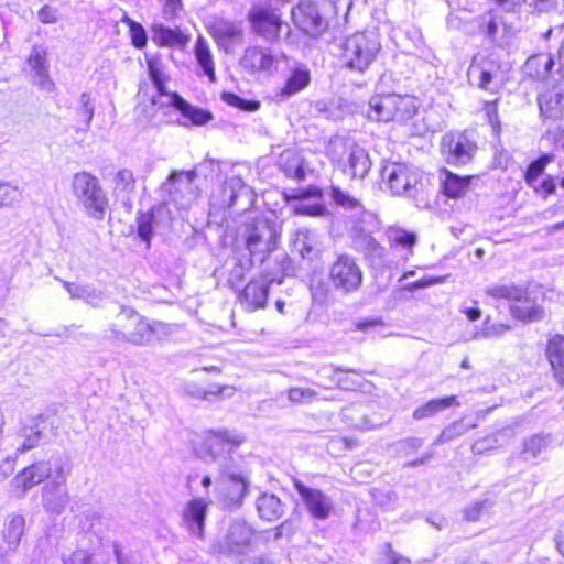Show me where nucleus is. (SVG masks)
Wrapping results in <instances>:
<instances>
[{
  "label": "nucleus",
  "mask_w": 564,
  "mask_h": 564,
  "mask_svg": "<svg viewBox=\"0 0 564 564\" xmlns=\"http://www.w3.org/2000/svg\"><path fill=\"white\" fill-rule=\"evenodd\" d=\"M148 70L149 76L158 90V95L152 96L150 100L149 109H144L149 119H152L156 116L159 107L165 106L173 107L182 115L184 121H180V123L185 127H188L189 124L205 126L213 119L212 112L195 107L176 93H169L165 89V78L162 72L161 63L158 59H148Z\"/></svg>",
  "instance_id": "1"
},
{
  "label": "nucleus",
  "mask_w": 564,
  "mask_h": 564,
  "mask_svg": "<svg viewBox=\"0 0 564 564\" xmlns=\"http://www.w3.org/2000/svg\"><path fill=\"white\" fill-rule=\"evenodd\" d=\"M239 236L249 252V259L238 260L230 273V281L234 278L241 279L256 261L262 263L276 247L278 234L274 224L263 217L246 221L239 229Z\"/></svg>",
  "instance_id": "2"
},
{
  "label": "nucleus",
  "mask_w": 564,
  "mask_h": 564,
  "mask_svg": "<svg viewBox=\"0 0 564 564\" xmlns=\"http://www.w3.org/2000/svg\"><path fill=\"white\" fill-rule=\"evenodd\" d=\"M486 294L494 299H503L511 302L510 313L513 318L523 323L542 321L545 312L524 288L513 283L492 285L486 289Z\"/></svg>",
  "instance_id": "3"
},
{
  "label": "nucleus",
  "mask_w": 564,
  "mask_h": 564,
  "mask_svg": "<svg viewBox=\"0 0 564 564\" xmlns=\"http://www.w3.org/2000/svg\"><path fill=\"white\" fill-rule=\"evenodd\" d=\"M380 48L381 44L377 34L358 32L346 39L341 57L346 67L362 73L375 61Z\"/></svg>",
  "instance_id": "4"
},
{
  "label": "nucleus",
  "mask_w": 564,
  "mask_h": 564,
  "mask_svg": "<svg viewBox=\"0 0 564 564\" xmlns=\"http://www.w3.org/2000/svg\"><path fill=\"white\" fill-rule=\"evenodd\" d=\"M72 192L88 216L97 220L104 218L108 198L96 176L88 172L75 173L72 180Z\"/></svg>",
  "instance_id": "5"
},
{
  "label": "nucleus",
  "mask_w": 564,
  "mask_h": 564,
  "mask_svg": "<svg viewBox=\"0 0 564 564\" xmlns=\"http://www.w3.org/2000/svg\"><path fill=\"white\" fill-rule=\"evenodd\" d=\"M247 20L251 32L269 43H278L282 34L289 37L291 33L290 25L270 6H253L247 14Z\"/></svg>",
  "instance_id": "6"
},
{
  "label": "nucleus",
  "mask_w": 564,
  "mask_h": 564,
  "mask_svg": "<svg viewBox=\"0 0 564 564\" xmlns=\"http://www.w3.org/2000/svg\"><path fill=\"white\" fill-rule=\"evenodd\" d=\"M56 466L63 469L72 468L67 459L63 457H51L47 460H39L23 468L11 482L19 497H23L31 488L52 477L56 479Z\"/></svg>",
  "instance_id": "7"
},
{
  "label": "nucleus",
  "mask_w": 564,
  "mask_h": 564,
  "mask_svg": "<svg viewBox=\"0 0 564 564\" xmlns=\"http://www.w3.org/2000/svg\"><path fill=\"white\" fill-rule=\"evenodd\" d=\"M328 279L340 293L349 294L358 291L362 284V270L356 259L347 253L337 256L329 267Z\"/></svg>",
  "instance_id": "8"
},
{
  "label": "nucleus",
  "mask_w": 564,
  "mask_h": 564,
  "mask_svg": "<svg viewBox=\"0 0 564 564\" xmlns=\"http://www.w3.org/2000/svg\"><path fill=\"white\" fill-rule=\"evenodd\" d=\"M250 476L238 468L225 467L221 470L217 490L224 506H240L249 491Z\"/></svg>",
  "instance_id": "9"
},
{
  "label": "nucleus",
  "mask_w": 564,
  "mask_h": 564,
  "mask_svg": "<svg viewBox=\"0 0 564 564\" xmlns=\"http://www.w3.org/2000/svg\"><path fill=\"white\" fill-rule=\"evenodd\" d=\"M195 171L173 172L163 185L169 193L171 202L178 209H188L198 197V189L194 184Z\"/></svg>",
  "instance_id": "10"
},
{
  "label": "nucleus",
  "mask_w": 564,
  "mask_h": 564,
  "mask_svg": "<svg viewBox=\"0 0 564 564\" xmlns=\"http://www.w3.org/2000/svg\"><path fill=\"white\" fill-rule=\"evenodd\" d=\"M381 175L393 195H412L420 180L416 167L399 162L386 164Z\"/></svg>",
  "instance_id": "11"
},
{
  "label": "nucleus",
  "mask_w": 564,
  "mask_h": 564,
  "mask_svg": "<svg viewBox=\"0 0 564 564\" xmlns=\"http://www.w3.org/2000/svg\"><path fill=\"white\" fill-rule=\"evenodd\" d=\"M253 535V529L246 521L236 520L230 524L226 535L213 544L212 550L224 555H243L250 550Z\"/></svg>",
  "instance_id": "12"
},
{
  "label": "nucleus",
  "mask_w": 564,
  "mask_h": 564,
  "mask_svg": "<svg viewBox=\"0 0 564 564\" xmlns=\"http://www.w3.org/2000/svg\"><path fill=\"white\" fill-rule=\"evenodd\" d=\"M56 479L42 488V505L44 510L51 514H62L70 502L66 479L72 468L63 469L62 466H56Z\"/></svg>",
  "instance_id": "13"
},
{
  "label": "nucleus",
  "mask_w": 564,
  "mask_h": 564,
  "mask_svg": "<svg viewBox=\"0 0 564 564\" xmlns=\"http://www.w3.org/2000/svg\"><path fill=\"white\" fill-rule=\"evenodd\" d=\"M209 33L218 47L227 54H232L243 42V29L239 22L217 20L210 25Z\"/></svg>",
  "instance_id": "14"
},
{
  "label": "nucleus",
  "mask_w": 564,
  "mask_h": 564,
  "mask_svg": "<svg viewBox=\"0 0 564 564\" xmlns=\"http://www.w3.org/2000/svg\"><path fill=\"white\" fill-rule=\"evenodd\" d=\"M294 487L313 518L325 520L329 517L333 502L327 495L319 489L307 487L299 480L294 482Z\"/></svg>",
  "instance_id": "15"
},
{
  "label": "nucleus",
  "mask_w": 564,
  "mask_h": 564,
  "mask_svg": "<svg viewBox=\"0 0 564 564\" xmlns=\"http://www.w3.org/2000/svg\"><path fill=\"white\" fill-rule=\"evenodd\" d=\"M443 147L447 162L454 165L469 163L477 149L476 144L465 133L446 135Z\"/></svg>",
  "instance_id": "16"
},
{
  "label": "nucleus",
  "mask_w": 564,
  "mask_h": 564,
  "mask_svg": "<svg viewBox=\"0 0 564 564\" xmlns=\"http://www.w3.org/2000/svg\"><path fill=\"white\" fill-rule=\"evenodd\" d=\"M25 519L20 513H11L7 516L3 522V529L0 541V561L2 562L8 555L13 554L24 534Z\"/></svg>",
  "instance_id": "17"
},
{
  "label": "nucleus",
  "mask_w": 564,
  "mask_h": 564,
  "mask_svg": "<svg viewBox=\"0 0 564 564\" xmlns=\"http://www.w3.org/2000/svg\"><path fill=\"white\" fill-rule=\"evenodd\" d=\"M252 193L241 177L232 176L226 180L218 195L213 197L214 206L219 208H232L239 199L245 198L247 205L251 203Z\"/></svg>",
  "instance_id": "18"
},
{
  "label": "nucleus",
  "mask_w": 564,
  "mask_h": 564,
  "mask_svg": "<svg viewBox=\"0 0 564 564\" xmlns=\"http://www.w3.org/2000/svg\"><path fill=\"white\" fill-rule=\"evenodd\" d=\"M28 64L34 73V84L43 91H54L55 84L48 73L47 48L41 44L33 45Z\"/></svg>",
  "instance_id": "19"
},
{
  "label": "nucleus",
  "mask_w": 564,
  "mask_h": 564,
  "mask_svg": "<svg viewBox=\"0 0 564 564\" xmlns=\"http://www.w3.org/2000/svg\"><path fill=\"white\" fill-rule=\"evenodd\" d=\"M273 279L268 275H260L251 280L239 295L241 305L248 312H254L267 304L269 288Z\"/></svg>",
  "instance_id": "20"
},
{
  "label": "nucleus",
  "mask_w": 564,
  "mask_h": 564,
  "mask_svg": "<svg viewBox=\"0 0 564 564\" xmlns=\"http://www.w3.org/2000/svg\"><path fill=\"white\" fill-rule=\"evenodd\" d=\"M292 20L301 31L310 35L319 34L324 29V21L316 6L311 1L300 2L293 8Z\"/></svg>",
  "instance_id": "21"
},
{
  "label": "nucleus",
  "mask_w": 564,
  "mask_h": 564,
  "mask_svg": "<svg viewBox=\"0 0 564 564\" xmlns=\"http://www.w3.org/2000/svg\"><path fill=\"white\" fill-rule=\"evenodd\" d=\"M209 502L204 498H193L185 506L182 513V523L187 531L199 539H204V527Z\"/></svg>",
  "instance_id": "22"
},
{
  "label": "nucleus",
  "mask_w": 564,
  "mask_h": 564,
  "mask_svg": "<svg viewBox=\"0 0 564 564\" xmlns=\"http://www.w3.org/2000/svg\"><path fill=\"white\" fill-rule=\"evenodd\" d=\"M243 438L227 430L210 431L206 437V446L214 459L230 456L234 448L238 447Z\"/></svg>",
  "instance_id": "23"
},
{
  "label": "nucleus",
  "mask_w": 564,
  "mask_h": 564,
  "mask_svg": "<svg viewBox=\"0 0 564 564\" xmlns=\"http://www.w3.org/2000/svg\"><path fill=\"white\" fill-rule=\"evenodd\" d=\"M498 70L499 66L494 61L475 56L468 69V78L479 88L494 91L497 88L494 78Z\"/></svg>",
  "instance_id": "24"
},
{
  "label": "nucleus",
  "mask_w": 564,
  "mask_h": 564,
  "mask_svg": "<svg viewBox=\"0 0 564 564\" xmlns=\"http://www.w3.org/2000/svg\"><path fill=\"white\" fill-rule=\"evenodd\" d=\"M239 63L242 68L250 72H272L278 61L269 48L250 46L245 50Z\"/></svg>",
  "instance_id": "25"
},
{
  "label": "nucleus",
  "mask_w": 564,
  "mask_h": 564,
  "mask_svg": "<svg viewBox=\"0 0 564 564\" xmlns=\"http://www.w3.org/2000/svg\"><path fill=\"white\" fill-rule=\"evenodd\" d=\"M64 289L73 300H82L93 307H100L105 293L89 283L62 281Z\"/></svg>",
  "instance_id": "26"
},
{
  "label": "nucleus",
  "mask_w": 564,
  "mask_h": 564,
  "mask_svg": "<svg viewBox=\"0 0 564 564\" xmlns=\"http://www.w3.org/2000/svg\"><path fill=\"white\" fill-rule=\"evenodd\" d=\"M393 94L376 95L370 98L365 111L368 119L378 122L393 121Z\"/></svg>",
  "instance_id": "27"
},
{
  "label": "nucleus",
  "mask_w": 564,
  "mask_h": 564,
  "mask_svg": "<svg viewBox=\"0 0 564 564\" xmlns=\"http://www.w3.org/2000/svg\"><path fill=\"white\" fill-rule=\"evenodd\" d=\"M131 328L129 334H120L123 343H129L135 346L149 345L155 334L154 325L148 323L139 313L138 319L131 321Z\"/></svg>",
  "instance_id": "28"
},
{
  "label": "nucleus",
  "mask_w": 564,
  "mask_h": 564,
  "mask_svg": "<svg viewBox=\"0 0 564 564\" xmlns=\"http://www.w3.org/2000/svg\"><path fill=\"white\" fill-rule=\"evenodd\" d=\"M546 357L560 384H564V336L555 335L549 339Z\"/></svg>",
  "instance_id": "29"
},
{
  "label": "nucleus",
  "mask_w": 564,
  "mask_h": 564,
  "mask_svg": "<svg viewBox=\"0 0 564 564\" xmlns=\"http://www.w3.org/2000/svg\"><path fill=\"white\" fill-rule=\"evenodd\" d=\"M256 506L260 518L269 522L279 520L285 511V506L280 498L269 492L261 494Z\"/></svg>",
  "instance_id": "30"
},
{
  "label": "nucleus",
  "mask_w": 564,
  "mask_h": 564,
  "mask_svg": "<svg viewBox=\"0 0 564 564\" xmlns=\"http://www.w3.org/2000/svg\"><path fill=\"white\" fill-rule=\"evenodd\" d=\"M278 166L290 178L301 181L305 177L303 159L295 149L284 150L279 156Z\"/></svg>",
  "instance_id": "31"
},
{
  "label": "nucleus",
  "mask_w": 564,
  "mask_h": 564,
  "mask_svg": "<svg viewBox=\"0 0 564 564\" xmlns=\"http://www.w3.org/2000/svg\"><path fill=\"white\" fill-rule=\"evenodd\" d=\"M370 167L371 161L368 152L359 145L351 147L347 160V173H349L352 178L362 180L368 174Z\"/></svg>",
  "instance_id": "32"
},
{
  "label": "nucleus",
  "mask_w": 564,
  "mask_h": 564,
  "mask_svg": "<svg viewBox=\"0 0 564 564\" xmlns=\"http://www.w3.org/2000/svg\"><path fill=\"white\" fill-rule=\"evenodd\" d=\"M393 121L406 123L419 110V100L410 95L393 94Z\"/></svg>",
  "instance_id": "33"
},
{
  "label": "nucleus",
  "mask_w": 564,
  "mask_h": 564,
  "mask_svg": "<svg viewBox=\"0 0 564 564\" xmlns=\"http://www.w3.org/2000/svg\"><path fill=\"white\" fill-rule=\"evenodd\" d=\"M133 319H138V312L130 306H122L115 322L109 325V339L123 343L120 334H129Z\"/></svg>",
  "instance_id": "34"
},
{
  "label": "nucleus",
  "mask_w": 564,
  "mask_h": 564,
  "mask_svg": "<svg viewBox=\"0 0 564 564\" xmlns=\"http://www.w3.org/2000/svg\"><path fill=\"white\" fill-rule=\"evenodd\" d=\"M195 57L204 74L212 83L216 82L215 64L207 41L198 36L195 43Z\"/></svg>",
  "instance_id": "35"
},
{
  "label": "nucleus",
  "mask_w": 564,
  "mask_h": 564,
  "mask_svg": "<svg viewBox=\"0 0 564 564\" xmlns=\"http://www.w3.org/2000/svg\"><path fill=\"white\" fill-rule=\"evenodd\" d=\"M453 405H459V402L457 401V398L455 395L445 397L441 399H433L426 402L425 404L419 406L413 412V417L417 421L426 417H432L435 414Z\"/></svg>",
  "instance_id": "36"
},
{
  "label": "nucleus",
  "mask_w": 564,
  "mask_h": 564,
  "mask_svg": "<svg viewBox=\"0 0 564 564\" xmlns=\"http://www.w3.org/2000/svg\"><path fill=\"white\" fill-rule=\"evenodd\" d=\"M311 82L310 70L305 66H299L292 69L281 95L285 97L293 96L308 86Z\"/></svg>",
  "instance_id": "37"
},
{
  "label": "nucleus",
  "mask_w": 564,
  "mask_h": 564,
  "mask_svg": "<svg viewBox=\"0 0 564 564\" xmlns=\"http://www.w3.org/2000/svg\"><path fill=\"white\" fill-rule=\"evenodd\" d=\"M135 189V178L131 170L121 169L113 177V194L122 200L129 199Z\"/></svg>",
  "instance_id": "38"
},
{
  "label": "nucleus",
  "mask_w": 564,
  "mask_h": 564,
  "mask_svg": "<svg viewBox=\"0 0 564 564\" xmlns=\"http://www.w3.org/2000/svg\"><path fill=\"white\" fill-rule=\"evenodd\" d=\"M562 98L560 91H546L539 97V108L545 118L556 119L562 113Z\"/></svg>",
  "instance_id": "39"
},
{
  "label": "nucleus",
  "mask_w": 564,
  "mask_h": 564,
  "mask_svg": "<svg viewBox=\"0 0 564 564\" xmlns=\"http://www.w3.org/2000/svg\"><path fill=\"white\" fill-rule=\"evenodd\" d=\"M553 66L554 59L550 54L533 55L525 63L527 72L538 79L546 78Z\"/></svg>",
  "instance_id": "40"
},
{
  "label": "nucleus",
  "mask_w": 564,
  "mask_h": 564,
  "mask_svg": "<svg viewBox=\"0 0 564 564\" xmlns=\"http://www.w3.org/2000/svg\"><path fill=\"white\" fill-rule=\"evenodd\" d=\"M329 196L337 206H340L346 210L352 212L355 214L364 213L365 208L361 200L355 196H351L348 192L343 191L337 185H332L329 187Z\"/></svg>",
  "instance_id": "41"
},
{
  "label": "nucleus",
  "mask_w": 564,
  "mask_h": 564,
  "mask_svg": "<svg viewBox=\"0 0 564 564\" xmlns=\"http://www.w3.org/2000/svg\"><path fill=\"white\" fill-rule=\"evenodd\" d=\"M43 437V432L39 423L32 426L24 427L15 440V454L24 453L37 446Z\"/></svg>",
  "instance_id": "42"
},
{
  "label": "nucleus",
  "mask_w": 564,
  "mask_h": 564,
  "mask_svg": "<svg viewBox=\"0 0 564 564\" xmlns=\"http://www.w3.org/2000/svg\"><path fill=\"white\" fill-rule=\"evenodd\" d=\"M153 39L160 45L165 46H182L187 42V37L181 31L162 24L153 28Z\"/></svg>",
  "instance_id": "43"
},
{
  "label": "nucleus",
  "mask_w": 564,
  "mask_h": 564,
  "mask_svg": "<svg viewBox=\"0 0 564 564\" xmlns=\"http://www.w3.org/2000/svg\"><path fill=\"white\" fill-rule=\"evenodd\" d=\"M471 178V176L462 177L448 172L443 185L444 194L452 198L465 195L469 188Z\"/></svg>",
  "instance_id": "44"
},
{
  "label": "nucleus",
  "mask_w": 564,
  "mask_h": 564,
  "mask_svg": "<svg viewBox=\"0 0 564 564\" xmlns=\"http://www.w3.org/2000/svg\"><path fill=\"white\" fill-rule=\"evenodd\" d=\"M343 421L349 426L358 430H371L375 427L365 415L360 405H350L341 411Z\"/></svg>",
  "instance_id": "45"
},
{
  "label": "nucleus",
  "mask_w": 564,
  "mask_h": 564,
  "mask_svg": "<svg viewBox=\"0 0 564 564\" xmlns=\"http://www.w3.org/2000/svg\"><path fill=\"white\" fill-rule=\"evenodd\" d=\"M165 210V207H159L155 212L141 214L138 218V235L150 246L153 228L156 225V217Z\"/></svg>",
  "instance_id": "46"
},
{
  "label": "nucleus",
  "mask_w": 564,
  "mask_h": 564,
  "mask_svg": "<svg viewBox=\"0 0 564 564\" xmlns=\"http://www.w3.org/2000/svg\"><path fill=\"white\" fill-rule=\"evenodd\" d=\"M315 237L307 229H300L296 231L295 239L293 241V249L303 259H312L314 254Z\"/></svg>",
  "instance_id": "47"
},
{
  "label": "nucleus",
  "mask_w": 564,
  "mask_h": 564,
  "mask_svg": "<svg viewBox=\"0 0 564 564\" xmlns=\"http://www.w3.org/2000/svg\"><path fill=\"white\" fill-rule=\"evenodd\" d=\"M476 426L477 425L475 423L466 424L463 420L455 421L442 431V433L435 440L434 444H444L451 442L464 435L469 430L475 429Z\"/></svg>",
  "instance_id": "48"
},
{
  "label": "nucleus",
  "mask_w": 564,
  "mask_h": 564,
  "mask_svg": "<svg viewBox=\"0 0 564 564\" xmlns=\"http://www.w3.org/2000/svg\"><path fill=\"white\" fill-rule=\"evenodd\" d=\"M371 497L373 503L386 511L394 510L398 507L399 497L393 490L375 488L371 490Z\"/></svg>",
  "instance_id": "49"
},
{
  "label": "nucleus",
  "mask_w": 564,
  "mask_h": 564,
  "mask_svg": "<svg viewBox=\"0 0 564 564\" xmlns=\"http://www.w3.org/2000/svg\"><path fill=\"white\" fill-rule=\"evenodd\" d=\"M549 445V436L536 434L523 442V455L528 457H538Z\"/></svg>",
  "instance_id": "50"
},
{
  "label": "nucleus",
  "mask_w": 564,
  "mask_h": 564,
  "mask_svg": "<svg viewBox=\"0 0 564 564\" xmlns=\"http://www.w3.org/2000/svg\"><path fill=\"white\" fill-rule=\"evenodd\" d=\"M494 505L495 502L489 498L474 501L464 509V517L467 521H478Z\"/></svg>",
  "instance_id": "51"
},
{
  "label": "nucleus",
  "mask_w": 564,
  "mask_h": 564,
  "mask_svg": "<svg viewBox=\"0 0 564 564\" xmlns=\"http://www.w3.org/2000/svg\"><path fill=\"white\" fill-rule=\"evenodd\" d=\"M21 199V191L7 182H0V208L12 207Z\"/></svg>",
  "instance_id": "52"
},
{
  "label": "nucleus",
  "mask_w": 564,
  "mask_h": 564,
  "mask_svg": "<svg viewBox=\"0 0 564 564\" xmlns=\"http://www.w3.org/2000/svg\"><path fill=\"white\" fill-rule=\"evenodd\" d=\"M221 100L226 102L229 106H232L235 108L241 109L243 111L253 112L257 111L260 107L259 101L254 100H247L234 93L225 91L221 95Z\"/></svg>",
  "instance_id": "53"
},
{
  "label": "nucleus",
  "mask_w": 564,
  "mask_h": 564,
  "mask_svg": "<svg viewBox=\"0 0 564 564\" xmlns=\"http://www.w3.org/2000/svg\"><path fill=\"white\" fill-rule=\"evenodd\" d=\"M391 245L411 249L416 243V235L400 228H392L388 232Z\"/></svg>",
  "instance_id": "54"
},
{
  "label": "nucleus",
  "mask_w": 564,
  "mask_h": 564,
  "mask_svg": "<svg viewBox=\"0 0 564 564\" xmlns=\"http://www.w3.org/2000/svg\"><path fill=\"white\" fill-rule=\"evenodd\" d=\"M122 22L129 26L132 44L137 48H143L148 42V36L144 28L140 23L133 21L127 15L122 19Z\"/></svg>",
  "instance_id": "55"
},
{
  "label": "nucleus",
  "mask_w": 564,
  "mask_h": 564,
  "mask_svg": "<svg viewBox=\"0 0 564 564\" xmlns=\"http://www.w3.org/2000/svg\"><path fill=\"white\" fill-rule=\"evenodd\" d=\"M290 402L294 404L308 403L317 395V392L311 388L293 387L286 391Z\"/></svg>",
  "instance_id": "56"
},
{
  "label": "nucleus",
  "mask_w": 564,
  "mask_h": 564,
  "mask_svg": "<svg viewBox=\"0 0 564 564\" xmlns=\"http://www.w3.org/2000/svg\"><path fill=\"white\" fill-rule=\"evenodd\" d=\"M364 241V253L370 261H381L384 257V248L380 246L375 238L371 236H365Z\"/></svg>",
  "instance_id": "57"
},
{
  "label": "nucleus",
  "mask_w": 564,
  "mask_h": 564,
  "mask_svg": "<svg viewBox=\"0 0 564 564\" xmlns=\"http://www.w3.org/2000/svg\"><path fill=\"white\" fill-rule=\"evenodd\" d=\"M510 327L506 324L497 323V324H489L486 323L485 327L481 329V332L476 333L474 338H494L499 337L503 335L506 332H508Z\"/></svg>",
  "instance_id": "58"
},
{
  "label": "nucleus",
  "mask_w": 564,
  "mask_h": 564,
  "mask_svg": "<svg viewBox=\"0 0 564 564\" xmlns=\"http://www.w3.org/2000/svg\"><path fill=\"white\" fill-rule=\"evenodd\" d=\"M550 162L547 156H543L532 162L527 172H525V181L528 184H532L544 171L546 164Z\"/></svg>",
  "instance_id": "59"
},
{
  "label": "nucleus",
  "mask_w": 564,
  "mask_h": 564,
  "mask_svg": "<svg viewBox=\"0 0 564 564\" xmlns=\"http://www.w3.org/2000/svg\"><path fill=\"white\" fill-rule=\"evenodd\" d=\"M294 210L299 215L321 216L326 213V207L322 204H311L303 200L294 207Z\"/></svg>",
  "instance_id": "60"
},
{
  "label": "nucleus",
  "mask_w": 564,
  "mask_h": 564,
  "mask_svg": "<svg viewBox=\"0 0 564 564\" xmlns=\"http://www.w3.org/2000/svg\"><path fill=\"white\" fill-rule=\"evenodd\" d=\"M37 19L44 24H54L59 20V12L57 8L45 4L39 10Z\"/></svg>",
  "instance_id": "61"
},
{
  "label": "nucleus",
  "mask_w": 564,
  "mask_h": 564,
  "mask_svg": "<svg viewBox=\"0 0 564 564\" xmlns=\"http://www.w3.org/2000/svg\"><path fill=\"white\" fill-rule=\"evenodd\" d=\"M350 375H351L350 371L337 370V371H335L334 380L336 381L337 386L340 389L354 390V389H356L359 386V383L354 381V380H351L349 378ZM352 375H355V372H352Z\"/></svg>",
  "instance_id": "62"
},
{
  "label": "nucleus",
  "mask_w": 564,
  "mask_h": 564,
  "mask_svg": "<svg viewBox=\"0 0 564 564\" xmlns=\"http://www.w3.org/2000/svg\"><path fill=\"white\" fill-rule=\"evenodd\" d=\"M64 564H93L91 554L86 550H77L63 560Z\"/></svg>",
  "instance_id": "63"
},
{
  "label": "nucleus",
  "mask_w": 564,
  "mask_h": 564,
  "mask_svg": "<svg viewBox=\"0 0 564 564\" xmlns=\"http://www.w3.org/2000/svg\"><path fill=\"white\" fill-rule=\"evenodd\" d=\"M553 32H557L562 36L561 45L557 52L558 72L564 76V23L555 29L547 31L546 36H550Z\"/></svg>",
  "instance_id": "64"
}]
</instances>
